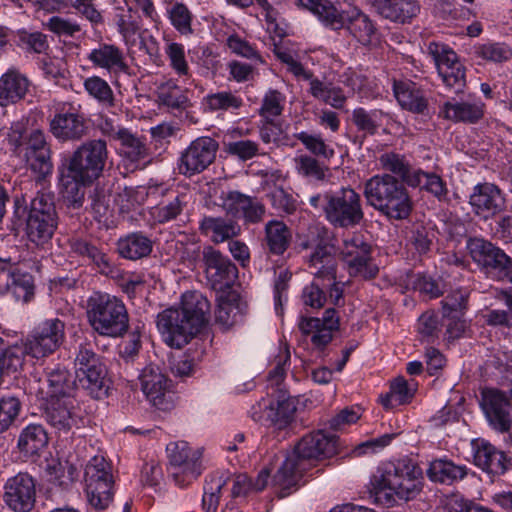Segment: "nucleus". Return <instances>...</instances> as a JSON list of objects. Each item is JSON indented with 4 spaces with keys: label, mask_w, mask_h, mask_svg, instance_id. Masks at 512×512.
<instances>
[{
    "label": "nucleus",
    "mask_w": 512,
    "mask_h": 512,
    "mask_svg": "<svg viewBox=\"0 0 512 512\" xmlns=\"http://www.w3.org/2000/svg\"><path fill=\"white\" fill-rule=\"evenodd\" d=\"M44 418L56 431L68 433L77 423L73 396L50 399L44 412Z\"/></svg>",
    "instance_id": "bb28decb"
},
{
    "label": "nucleus",
    "mask_w": 512,
    "mask_h": 512,
    "mask_svg": "<svg viewBox=\"0 0 512 512\" xmlns=\"http://www.w3.org/2000/svg\"><path fill=\"white\" fill-rule=\"evenodd\" d=\"M371 252V245L361 234H353L343 240L340 256L350 276L365 280L377 276L379 269L372 261Z\"/></svg>",
    "instance_id": "2eb2a0df"
},
{
    "label": "nucleus",
    "mask_w": 512,
    "mask_h": 512,
    "mask_svg": "<svg viewBox=\"0 0 512 512\" xmlns=\"http://www.w3.org/2000/svg\"><path fill=\"white\" fill-rule=\"evenodd\" d=\"M69 248L74 256L94 265L101 274L109 275L113 272L114 266L111 258L97 241L74 237L69 240Z\"/></svg>",
    "instance_id": "a878e982"
},
{
    "label": "nucleus",
    "mask_w": 512,
    "mask_h": 512,
    "mask_svg": "<svg viewBox=\"0 0 512 512\" xmlns=\"http://www.w3.org/2000/svg\"><path fill=\"white\" fill-rule=\"evenodd\" d=\"M300 3L326 26L334 30L345 27L364 46L370 45L376 35V27L372 20L355 7L339 11L329 0H300Z\"/></svg>",
    "instance_id": "6e6552de"
},
{
    "label": "nucleus",
    "mask_w": 512,
    "mask_h": 512,
    "mask_svg": "<svg viewBox=\"0 0 512 512\" xmlns=\"http://www.w3.org/2000/svg\"><path fill=\"white\" fill-rule=\"evenodd\" d=\"M232 482V497H244L252 491V480L246 474H239L232 479L224 473L216 472L209 475L204 485L202 507L204 512H216L219 504L220 493L227 481Z\"/></svg>",
    "instance_id": "aec40b11"
},
{
    "label": "nucleus",
    "mask_w": 512,
    "mask_h": 512,
    "mask_svg": "<svg viewBox=\"0 0 512 512\" xmlns=\"http://www.w3.org/2000/svg\"><path fill=\"white\" fill-rule=\"evenodd\" d=\"M188 205V196L185 193L170 194L158 205L151 208L150 215L157 224H166L175 221L183 214Z\"/></svg>",
    "instance_id": "4c0bfd02"
},
{
    "label": "nucleus",
    "mask_w": 512,
    "mask_h": 512,
    "mask_svg": "<svg viewBox=\"0 0 512 512\" xmlns=\"http://www.w3.org/2000/svg\"><path fill=\"white\" fill-rule=\"evenodd\" d=\"M5 292L10 293L15 301L29 303L35 295V284L33 276L18 267L10 272L4 288Z\"/></svg>",
    "instance_id": "ea45409f"
},
{
    "label": "nucleus",
    "mask_w": 512,
    "mask_h": 512,
    "mask_svg": "<svg viewBox=\"0 0 512 512\" xmlns=\"http://www.w3.org/2000/svg\"><path fill=\"white\" fill-rule=\"evenodd\" d=\"M166 451L169 458L168 471L176 485L185 487L202 472L200 450H192L187 442H171Z\"/></svg>",
    "instance_id": "4468645a"
},
{
    "label": "nucleus",
    "mask_w": 512,
    "mask_h": 512,
    "mask_svg": "<svg viewBox=\"0 0 512 512\" xmlns=\"http://www.w3.org/2000/svg\"><path fill=\"white\" fill-rule=\"evenodd\" d=\"M3 500L15 512H29L35 504L36 484L33 477L19 472L10 477L4 485Z\"/></svg>",
    "instance_id": "412c9836"
},
{
    "label": "nucleus",
    "mask_w": 512,
    "mask_h": 512,
    "mask_svg": "<svg viewBox=\"0 0 512 512\" xmlns=\"http://www.w3.org/2000/svg\"><path fill=\"white\" fill-rule=\"evenodd\" d=\"M338 449L339 438L324 430L304 435L274 475L275 485L281 488L280 496H287L289 489L298 484L310 461L330 458L338 453Z\"/></svg>",
    "instance_id": "20e7f679"
},
{
    "label": "nucleus",
    "mask_w": 512,
    "mask_h": 512,
    "mask_svg": "<svg viewBox=\"0 0 512 512\" xmlns=\"http://www.w3.org/2000/svg\"><path fill=\"white\" fill-rule=\"evenodd\" d=\"M87 93L105 107L115 105L114 93L109 84L99 76H92L84 81Z\"/></svg>",
    "instance_id": "864d4df0"
},
{
    "label": "nucleus",
    "mask_w": 512,
    "mask_h": 512,
    "mask_svg": "<svg viewBox=\"0 0 512 512\" xmlns=\"http://www.w3.org/2000/svg\"><path fill=\"white\" fill-rule=\"evenodd\" d=\"M107 159L106 141L91 139L79 145L62 164L60 180L64 198L73 208L82 206L84 191L81 187L92 184L102 175Z\"/></svg>",
    "instance_id": "f257e3e1"
},
{
    "label": "nucleus",
    "mask_w": 512,
    "mask_h": 512,
    "mask_svg": "<svg viewBox=\"0 0 512 512\" xmlns=\"http://www.w3.org/2000/svg\"><path fill=\"white\" fill-rule=\"evenodd\" d=\"M286 97L283 93L275 89H269L259 108L261 119H276L283 113Z\"/></svg>",
    "instance_id": "4d7b16f0"
},
{
    "label": "nucleus",
    "mask_w": 512,
    "mask_h": 512,
    "mask_svg": "<svg viewBox=\"0 0 512 512\" xmlns=\"http://www.w3.org/2000/svg\"><path fill=\"white\" fill-rule=\"evenodd\" d=\"M292 233L288 226L278 220L265 225V242L271 254L282 255L290 246Z\"/></svg>",
    "instance_id": "c03bdc74"
},
{
    "label": "nucleus",
    "mask_w": 512,
    "mask_h": 512,
    "mask_svg": "<svg viewBox=\"0 0 512 512\" xmlns=\"http://www.w3.org/2000/svg\"><path fill=\"white\" fill-rule=\"evenodd\" d=\"M158 99L161 104L172 109H185L189 105L186 94L172 80L159 88Z\"/></svg>",
    "instance_id": "5fc2aeb1"
},
{
    "label": "nucleus",
    "mask_w": 512,
    "mask_h": 512,
    "mask_svg": "<svg viewBox=\"0 0 512 512\" xmlns=\"http://www.w3.org/2000/svg\"><path fill=\"white\" fill-rule=\"evenodd\" d=\"M54 194L49 191H37L31 198L29 206L24 197L16 198V213L28 208L26 218V233L29 240L36 245H44L51 240L58 225V214Z\"/></svg>",
    "instance_id": "1a4fd4ad"
},
{
    "label": "nucleus",
    "mask_w": 512,
    "mask_h": 512,
    "mask_svg": "<svg viewBox=\"0 0 512 512\" xmlns=\"http://www.w3.org/2000/svg\"><path fill=\"white\" fill-rule=\"evenodd\" d=\"M120 257L136 261L148 257L153 250V241L143 232H132L117 241Z\"/></svg>",
    "instance_id": "c9c22d12"
},
{
    "label": "nucleus",
    "mask_w": 512,
    "mask_h": 512,
    "mask_svg": "<svg viewBox=\"0 0 512 512\" xmlns=\"http://www.w3.org/2000/svg\"><path fill=\"white\" fill-rule=\"evenodd\" d=\"M165 53L174 72L179 77H183L185 81L189 80L191 78V74L185 57L184 46L176 42L169 43L165 48Z\"/></svg>",
    "instance_id": "bf43d9fd"
},
{
    "label": "nucleus",
    "mask_w": 512,
    "mask_h": 512,
    "mask_svg": "<svg viewBox=\"0 0 512 512\" xmlns=\"http://www.w3.org/2000/svg\"><path fill=\"white\" fill-rule=\"evenodd\" d=\"M427 49L446 87L455 93L461 92L466 85V76L457 54L448 45L434 41L428 44Z\"/></svg>",
    "instance_id": "f3484780"
},
{
    "label": "nucleus",
    "mask_w": 512,
    "mask_h": 512,
    "mask_svg": "<svg viewBox=\"0 0 512 512\" xmlns=\"http://www.w3.org/2000/svg\"><path fill=\"white\" fill-rule=\"evenodd\" d=\"M218 142L208 136L198 137L181 153L178 169L182 175L192 176L206 170L215 160Z\"/></svg>",
    "instance_id": "6ab92c4d"
},
{
    "label": "nucleus",
    "mask_w": 512,
    "mask_h": 512,
    "mask_svg": "<svg viewBox=\"0 0 512 512\" xmlns=\"http://www.w3.org/2000/svg\"><path fill=\"white\" fill-rule=\"evenodd\" d=\"M423 486L422 469L408 458L382 462L370 480L371 494L386 507H393L398 501H413Z\"/></svg>",
    "instance_id": "f03ea898"
},
{
    "label": "nucleus",
    "mask_w": 512,
    "mask_h": 512,
    "mask_svg": "<svg viewBox=\"0 0 512 512\" xmlns=\"http://www.w3.org/2000/svg\"><path fill=\"white\" fill-rule=\"evenodd\" d=\"M466 248L473 262L486 274L497 261L501 248L482 237H470L467 239Z\"/></svg>",
    "instance_id": "72a5a7b5"
},
{
    "label": "nucleus",
    "mask_w": 512,
    "mask_h": 512,
    "mask_svg": "<svg viewBox=\"0 0 512 512\" xmlns=\"http://www.w3.org/2000/svg\"><path fill=\"white\" fill-rule=\"evenodd\" d=\"M272 400L266 409L267 419L278 429L287 427L294 419L295 401L285 388H278L277 393H270Z\"/></svg>",
    "instance_id": "473e14b6"
},
{
    "label": "nucleus",
    "mask_w": 512,
    "mask_h": 512,
    "mask_svg": "<svg viewBox=\"0 0 512 512\" xmlns=\"http://www.w3.org/2000/svg\"><path fill=\"white\" fill-rule=\"evenodd\" d=\"M472 212L480 219L489 220L506 208L504 194L492 183H480L474 186L469 197Z\"/></svg>",
    "instance_id": "4be33fe9"
},
{
    "label": "nucleus",
    "mask_w": 512,
    "mask_h": 512,
    "mask_svg": "<svg viewBox=\"0 0 512 512\" xmlns=\"http://www.w3.org/2000/svg\"><path fill=\"white\" fill-rule=\"evenodd\" d=\"M169 20L172 26L181 34L187 35L192 33V13L188 7L182 2L173 3L167 9Z\"/></svg>",
    "instance_id": "13d9d810"
},
{
    "label": "nucleus",
    "mask_w": 512,
    "mask_h": 512,
    "mask_svg": "<svg viewBox=\"0 0 512 512\" xmlns=\"http://www.w3.org/2000/svg\"><path fill=\"white\" fill-rule=\"evenodd\" d=\"M474 464L484 472L492 475H503L511 465L510 458L484 439L472 441Z\"/></svg>",
    "instance_id": "b1692460"
},
{
    "label": "nucleus",
    "mask_w": 512,
    "mask_h": 512,
    "mask_svg": "<svg viewBox=\"0 0 512 512\" xmlns=\"http://www.w3.org/2000/svg\"><path fill=\"white\" fill-rule=\"evenodd\" d=\"M25 355L23 345H9L0 337V384L5 375L15 373L22 367Z\"/></svg>",
    "instance_id": "de8ad7c7"
},
{
    "label": "nucleus",
    "mask_w": 512,
    "mask_h": 512,
    "mask_svg": "<svg viewBox=\"0 0 512 512\" xmlns=\"http://www.w3.org/2000/svg\"><path fill=\"white\" fill-rule=\"evenodd\" d=\"M87 58L94 66L108 71H125L127 69L122 51L112 44H100L89 53Z\"/></svg>",
    "instance_id": "79ce46f5"
},
{
    "label": "nucleus",
    "mask_w": 512,
    "mask_h": 512,
    "mask_svg": "<svg viewBox=\"0 0 512 512\" xmlns=\"http://www.w3.org/2000/svg\"><path fill=\"white\" fill-rule=\"evenodd\" d=\"M300 247L312 252L307 258L310 273L323 286H329V299L332 304L340 305L343 299V287L336 282L337 261L334 248L329 243L328 229L324 226H311L300 242Z\"/></svg>",
    "instance_id": "39448f33"
},
{
    "label": "nucleus",
    "mask_w": 512,
    "mask_h": 512,
    "mask_svg": "<svg viewBox=\"0 0 512 512\" xmlns=\"http://www.w3.org/2000/svg\"><path fill=\"white\" fill-rule=\"evenodd\" d=\"M204 104L212 112L233 111L243 105V100L230 91H221L207 95Z\"/></svg>",
    "instance_id": "6e6d98bb"
},
{
    "label": "nucleus",
    "mask_w": 512,
    "mask_h": 512,
    "mask_svg": "<svg viewBox=\"0 0 512 512\" xmlns=\"http://www.w3.org/2000/svg\"><path fill=\"white\" fill-rule=\"evenodd\" d=\"M85 116L76 111H62L50 121V131L61 141H77L87 134Z\"/></svg>",
    "instance_id": "cd10ccee"
},
{
    "label": "nucleus",
    "mask_w": 512,
    "mask_h": 512,
    "mask_svg": "<svg viewBox=\"0 0 512 512\" xmlns=\"http://www.w3.org/2000/svg\"><path fill=\"white\" fill-rule=\"evenodd\" d=\"M28 78L16 70H8L0 77V106L22 100L29 88Z\"/></svg>",
    "instance_id": "f704fd0d"
},
{
    "label": "nucleus",
    "mask_w": 512,
    "mask_h": 512,
    "mask_svg": "<svg viewBox=\"0 0 512 512\" xmlns=\"http://www.w3.org/2000/svg\"><path fill=\"white\" fill-rule=\"evenodd\" d=\"M268 197L272 207L279 214L291 215L297 210V199L282 187H275Z\"/></svg>",
    "instance_id": "e2e57ef3"
},
{
    "label": "nucleus",
    "mask_w": 512,
    "mask_h": 512,
    "mask_svg": "<svg viewBox=\"0 0 512 512\" xmlns=\"http://www.w3.org/2000/svg\"><path fill=\"white\" fill-rule=\"evenodd\" d=\"M210 304L201 293L182 295L180 308H169L158 314L157 327L164 342L180 349L208 322Z\"/></svg>",
    "instance_id": "7ed1b4c3"
},
{
    "label": "nucleus",
    "mask_w": 512,
    "mask_h": 512,
    "mask_svg": "<svg viewBox=\"0 0 512 512\" xmlns=\"http://www.w3.org/2000/svg\"><path fill=\"white\" fill-rule=\"evenodd\" d=\"M50 154V147L44 133L41 130L32 131L25 151V158L30 168L42 176L50 174L53 168Z\"/></svg>",
    "instance_id": "c85d7f7f"
},
{
    "label": "nucleus",
    "mask_w": 512,
    "mask_h": 512,
    "mask_svg": "<svg viewBox=\"0 0 512 512\" xmlns=\"http://www.w3.org/2000/svg\"><path fill=\"white\" fill-rule=\"evenodd\" d=\"M22 409L20 399L11 394L0 397V433L7 431L17 420Z\"/></svg>",
    "instance_id": "603ef678"
},
{
    "label": "nucleus",
    "mask_w": 512,
    "mask_h": 512,
    "mask_svg": "<svg viewBox=\"0 0 512 512\" xmlns=\"http://www.w3.org/2000/svg\"><path fill=\"white\" fill-rule=\"evenodd\" d=\"M298 326L303 334H313L311 342L322 349L331 342L333 332L338 330L339 316L334 308H329L321 319L301 317Z\"/></svg>",
    "instance_id": "393cba45"
},
{
    "label": "nucleus",
    "mask_w": 512,
    "mask_h": 512,
    "mask_svg": "<svg viewBox=\"0 0 512 512\" xmlns=\"http://www.w3.org/2000/svg\"><path fill=\"white\" fill-rule=\"evenodd\" d=\"M483 104L480 101H457L455 98L443 103L439 115L446 120L458 123H476L483 117Z\"/></svg>",
    "instance_id": "7c9ffc66"
},
{
    "label": "nucleus",
    "mask_w": 512,
    "mask_h": 512,
    "mask_svg": "<svg viewBox=\"0 0 512 512\" xmlns=\"http://www.w3.org/2000/svg\"><path fill=\"white\" fill-rule=\"evenodd\" d=\"M75 380L93 398L108 394L107 368L90 343L80 344L74 359Z\"/></svg>",
    "instance_id": "9b49d317"
},
{
    "label": "nucleus",
    "mask_w": 512,
    "mask_h": 512,
    "mask_svg": "<svg viewBox=\"0 0 512 512\" xmlns=\"http://www.w3.org/2000/svg\"><path fill=\"white\" fill-rule=\"evenodd\" d=\"M386 115V113L378 109L367 111L359 107L352 112V122L358 131L363 132L364 136H372L377 133L382 119Z\"/></svg>",
    "instance_id": "3c124183"
},
{
    "label": "nucleus",
    "mask_w": 512,
    "mask_h": 512,
    "mask_svg": "<svg viewBox=\"0 0 512 512\" xmlns=\"http://www.w3.org/2000/svg\"><path fill=\"white\" fill-rule=\"evenodd\" d=\"M480 408L489 426L506 433L512 427V398L498 388L485 387L480 391Z\"/></svg>",
    "instance_id": "dca6fc26"
},
{
    "label": "nucleus",
    "mask_w": 512,
    "mask_h": 512,
    "mask_svg": "<svg viewBox=\"0 0 512 512\" xmlns=\"http://www.w3.org/2000/svg\"><path fill=\"white\" fill-rule=\"evenodd\" d=\"M409 187L418 188L435 197L438 201H444L448 196V187L443 178L431 171H424L421 168L415 170V174L408 179Z\"/></svg>",
    "instance_id": "a19ab883"
},
{
    "label": "nucleus",
    "mask_w": 512,
    "mask_h": 512,
    "mask_svg": "<svg viewBox=\"0 0 512 512\" xmlns=\"http://www.w3.org/2000/svg\"><path fill=\"white\" fill-rule=\"evenodd\" d=\"M375 11L384 19L408 24L420 13L417 0H371Z\"/></svg>",
    "instance_id": "c756f323"
},
{
    "label": "nucleus",
    "mask_w": 512,
    "mask_h": 512,
    "mask_svg": "<svg viewBox=\"0 0 512 512\" xmlns=\"http://www.w3.org/2000/svg\"><path fill=\"white\" fill-rule=\"evenodd\" d=\"M415 389L409 386L403 377L396 378L390 385V391L380 396L381 404L386 409L407 404L414 396Z\"/></svg>",
    "instance_id": "8fccbe9b"
},
{
    "label": "nucleus",
    "mask_w": 512,
    "mask_h": 512,
    "mask_svg": "<svg viewBox=\"0 0 512 512\" xmlns=\"http://www.w3.org/2000/svg\"><path fill=\"white\" fill-rule=\"evenodd\" d=\"M46 379L48 384L47 394L50 399L72 396L76 380L66 367L56 364L54 367L47 368Z\"/></svg>",
    "instance_id": "58836bf2"
},
{
    "label": "nucleus",
    "mask_w": 512,
    "mask_h": 512,
    "mask_svg": "<svg viewBox=\"0 0 512 512\" xmlns=\"http://www.w3.org/2000/svg\"><path fill=\"white\" fill-rule=\"evenodd\" d=\"M117 142H119V154L126 160L138 163L148 159L149 147L144 137L128 129Z\"/></svg>",
    "instance_id": "a18cd8bd"
},
{
    "label": "nucleus",
    "mask_w": 512,
    "mask_h": 512,
    "mask_svg": "<svg viewBox=\"0 0 512 512\" xmlns=\"http://www.w3.org/2000/svg\"><path fill=\"white\" fill-rule=\"evenodd\" d=\"M393 92L397 102L403 109L416 114H425L428 110V99L424 91L414 82L394 80Z\"/></svg>",
    "instance_id": "2f4dec72"
},
{
    "label": "nucleus",
    "mask_w": 512,
    "mask_h": 512,
    "mask_svg": "<svg viewBox=\"0 0 512 512\" xmlns=\"http://www.w3.org/2000/svg\"><path fill=\"white\" fill-rule=\"evenodd\" d=\"M48 444V435L41 424H29L20 433L18 448L26 455H35Z\"/></svg>",
    "instance_id": "49530a36"
},
{
    "label": "nucleus",
    "mask_w": 512,
    "mask_h": 512,
    "mask_svg": "<svg viewBox=\"0 0 512 512\" xmlns=\"http://www.w3.org/2000/svg\"><path fill=\"white\" fill-rule=\"evenodd\" d=\"M294 137L316 156H321L325 159H330L334 156V150L325 144L320 135L309 134L303 131L294 134Z\"/></svg>",
    "instance_id": "774afa93"
},
{
    "label": "nucleus",
    "mask_w": 512,
    "mask_h": 512,
    "mask_svg": "<svg viewBox=\"0 0 512 512\" xmlns=\"http://www.w3.org/2000/svg\"><path fill=\"white\" fill-rule=\"evenodd\" d=\"M199 230L202 234L210 235L214 243H221L238 236L241 227L232 219L208 216L200 221Z\"/></svg>",
    "instance_id": "e433bc0d"
},
{
    "label": "nucleus",
    "mask_w": 512,
    "mask_h": 512,
    "mask_svg": "<svg viewBox=\"0 0 512 512\" xmlns=\"http://www.w3.org/2000/svg\"><path fill=\"white\" fill-rule=\"evenodd\" d=\"M202 262L206 279L216 291L229 289L238 277L236 265L210 245L202 250Z\"/></svg>",
    "instance_id": "a211bd4d"
},
{
    "label": "nucleus",
    "mask_w": 512,
    "mask_h": 512,
    "mask_svg": "<svg viewBox=\"0 0 512 512\" xmlns=\"http://www.w3.org/2000/svg\"><path fill=\"white\" fill-rule=\"evenodd\" d=\"M467 301L468 294L465 290L452 291L441 301L443 317L463 316L467 309Z\"/></svg>",
    "instance_id": "680f3d73"
},
{
    "label": "nucleus",
    "mask_w": 512,
    "mask_h": 512,
    "mask_svg": "<svg viewBox=\"0 0 512 512\" xmlns=\"http://www.w3.org/2000/svg\"><path fill=\"white\" fill-rule=\"evenodd\" d=\"M260 139L265 144L282 145L286 139L283 122L276 119H261L259 124Z\"/></svg>",
    "instance_id": "052dcab7"
},
{
    "label": "nucleus",
    "mask_w": 512,
    "mask_h": 512,
    "mask_svg": "<svg viewBox=\"0 0 512 512\" xmlns=\"http://www.w3.org/2000/svg\"><path fill=\"white\" fill-rule=\"evenodd\" d=\"M86 318L100 336L123 337L129 328V313L122 299L106 292H93L86 300Z\"/></svg>",
    "instance_id": "0eeeda50"
},
{
    "label": "nucleus",
    "mask_w": 512,
    "mask_h": 512,
    "mask_svg": "<svg viewBox=\"0 0 512 512\" xmlns=\"http://www.w3.org/2000/svg\"><path fill=\"white\" fill-rule=\"evenodd\" d=\"M19 47L26 52L37 54L45 53L49 49L47 36L41 32H28L26 30L18 33Z\"/></svg>",
    "instance_id": "0e129e2a"
},
{
    "label": "nucleus",
    "mask_w": 512,
    "mask_h": 512,
    "mask_svg": "<svg viewBox=\"0 0 512 512\" xmlns=\"http://www.w3.org/2000/svg\"><path fill=\"white\" fill-rule=\"evenodd\" d=\"M467 471L465 465H456L447 459H436L430 463L427 475L433 482L451 485L464 479Z\"/></svg>",
    "instance_id": "37998d69"
},
{
    "label": "nucleus",
    "mask_w": 512,
    "mask_h": 512,
    "mask_svg": "<svg viewBox=\"0 0 512 512\" xmlns=\"http://www.w3.org/2000/svg\"><path fill=\"white\" fill-rule=\"evenodd\" d=\"M363 195L368 205L389 219H407L413 201L406 185L391 174H377L364 183Z\"/></svg>",
    "instance_id": "423d86ee"
},
{
    "label": "nucleus",
    "mask_w": 512,
    "mask_h": 512,
    "mask_svg": "<svg viewBox=\"0 0 512 512\" xmlns=\"http://www.w3.org/2000/svg\"><path fill=\"white\" fill-rule=\"evenodd\" d=\"M322 211L334 228L352 229L364 220L361 196L350 187L324 192Z\"/></svg>",
    "instance_id": "9d476101"
},
{
    "label": "nucleus",
    "mask_w": 512,
    "mask_h": 512,
    "mask_svg": "<svg viewBox=\"0 0 512 512\" xmlns=\"http://www.w3.org/2000/svg\"><path fill=\"white\" fill-rule=\"evenodd\" d=\"M141 389L150 403L160 410L172 407L168 379L156 365L144 367L139 375Z\"/></svg>",
    "instance_id": "5701e85b"
},
{
    "label": "nucleus",
    "mask_w": 512,
    "mask_h": 512,
    "mask_svg": "<svg viewBox=\"0 0 512 512\" xmlns=\"http://www.w3.org/2000/svg\"><path fill=\"white\" fill-rule=\"evenodd\" d=\"M297 173L310 180H323L325 168L318 160L308 155H300L294 159Z\"/></svg>",
    "instance_id": "338daca9"
},
{
    "label": "nucleus",
    "mask_w": 512,
    "mask_h": 512,
    "mask_svg": "<svg viewBox=\"0 0 512 512\" xmlns=\"http://www.w3.org/2000/svg\"><path fill=\"white\" fill-rule=\"evenodd\" d=\"M290 361V352L288 348L281 350L275 358V366L268 373L267 382L270 393H277L278 388H283L282 383L286 376V366Z\"/></svg>",
    "instance_id": "69168bd1"
},
{
    "label": "nucleus",
    "mask_w": 512,
    "mask_h": 512,
    "mask_svg": "<svg viewBox=\"0 0 512 512\" xmlns=\"http://www.w3.org/2000/svg\"><path fill=\"white\" fill-rule=\"evenodd\" d=\"M86 493L89 504L97 511L109 507L113 500L111 465L103 456H94L85 468Z\"/></svg>",
    "instance_id": "f8f14e48"
},
{
    "label": "nucleus",
    "mask_w": 512,
    "mask_h": 512,
    "mask_svg": "<svg viewBox=\"0 0 512 512\" xmlns=\"http://www.w3.org/2000/svg\"><path fill=\"white\" fill-rule=\"evenodd\" d=\"M65 323L58 318L40 322L23 340L26 355L35 359L53 354L64 342Z\"/></svg>",
    "instance_id": "ddd939ff"
},
{
    "label": "nucleus",
    "mask_w": 512,
    "mask_h": 512,
    "mask_svg": "<svg viewBox=\"0 0 512 512\" xmlns=\"http://www.w3.org/2000/svg\"><path fill=\"white\" fill-rule=\"evenodd\" d=\"M379 163L383 170L388 171V174L400 178V182L409 187V180L417 168H413L410 162L404 155L386 152L380 155Z\"/></svg>",
    "instance_id": "09e8293b"
}]
</instances>
